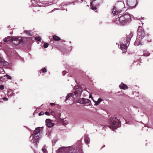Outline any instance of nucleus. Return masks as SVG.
Segmentation results:
<instances>
[{
  "label": "nucleus",
  "instance_id": "f257e3e1",
  "mask_svg": "<svg viewBox=\"0 0 153 153\" xmlns=\"http://www.w3.org/2000/svg\"><path fill=\"white\" fill-rule=\"evenodd\" d=\"M137 35L134 45L137 46L140 45H142L145 42H151V39L149 36V35H146L144 32L143 28L141 26H139L138 28Z\"/></svg>",
  "mask_w": 153,
  "mask_h": 153
},
{
  "label": "nucleus",
  "instance_id": "f03ea898",
  "mask_svg": "<svg viewBox=\"0 0 153 153\" xmlns=\"http://www.w3.org/2000/svg\"><path fill=\"white\" fill-rule=\"evenodd\" d=\"M56 153H83L80 145H75L70 147H62L56 152Z\"/></svg>",
  "mask_w": 153,
  "mask_h": 153
},
{
  "label": "nucleus",
  "instance_id": "7ed1b4c3",
  "mask_svg": "<svg viewBox=\"0 0 153 153\" xmlns=\"http://www.w3.org/2000/svg\"><path fill=\"white\" fill-rule=\"evenodd\" d=\"M133 17L132 15L126 13L119 17L114 19V22L117 24L124 26L129 24L131 20Z\"/></svg>",
  "mask_w": 153,
  "mask_h": 153
},
{
  "label": "nucleus",
  "instance_id": "20e7f679",
  "mask_svg": "<svg viewBox=\"0 0 153 153\" xmlns=\"http://www.w3.org/2000/svg\"><path fill=\"white\" fill-rule=\"evenodd\" d=\"M121 122L115 117H111L110 118L109 122V128L111 129H117L120 127Z\"/></svg>",
  "mask_w": 153,
  "mask_h": 153
},
{
  "label": "nucleus",
  "instance_id": "39448f33",
  "mask_svg": "<svg viewBox=\"0 0 153 153\" xmlns=\"http://www.w3.org/2000/svg\"><path fill=\"white\" fill-rule=\"evenodd\" d=\"M133 36V33H131L127 36V38L126 44L125 45L123 43L120 44V48L122 51H123V52H122V53H125L127 52V49L129 45L131 39Z\"/></svg>",
  "mask_w": 153,
  "mask_h": 153
},
{
  "label": "nucleus",
  "instance_id": "423d86ee",
  "mask_svg": "<svg viewBox=\"0 0 153 153\" xmlns=\"http://www.w3.org/2000/svg\"><path fill=\"white\" fill-rule=\"evenodd\" d=\"M82 91L81 89H77L74 93L68 94L66 96L65 101H66L70 97H72L73 98L75 99L81 95Z\"/></svg>",
  "mask_w": 153,
  "mask_h": 153
},
{
  "label": "nucleus",
  "instance_id": "0eeeda50",
  "mask_svg": "<svg viewBox=\"0 0 153 153\" xmlns=\"http://www.w3.org/2000/svg\"><path fill=\"white\" fill-rule=\"evenodd\" d=\"M24 37L13 36L11 38V42L15 45H17L22 42L25 39Z\"/></svg>",
  "mask_w": 153,
  "mask_h": 153
},
{
  "label": "nucleus",
  "instance_id": "6e6552de",
  "mask_svg": "<svg viewBox=\"0 0 153 153\" xmlns=\"http://www.w3.org/2000/svg\"><path fill=\"white\" fill-rule=\"evenodd\" d=\"M24 37L13 36L11 38V42L15 45H17L22 42L25 39Z\"/></svg>",
  "mask_w": 153,
  "mask_h": 153
},
{
  "label": "nucleus",
  "instance_id": "1a4fd4ad",
  "mask_svg": "<svg viewBox=\"0 0 153 153\" xmlns=\"http://www.w3.org/2000/svg\"><path fill=\"white\" fill-rule=\"evenodd\" d=\"M10 64L4 61L3 59L2 55L0 54V68L3 67L4 68H8L10 67Z\"/></svg>",
  "mask_w": 153,
  "mask_h": 153
},
{
  "label": "nucleus",
  "instance_id": "9d476101",
  "mask_svg": "<svg viewBox=\"0 0 153 153\" xmlns=\"http://www.w3.org/2000/svg\"><path fill=\"white\" fill-rule=\"evenodd\" d=\"M137 3V0H127V4L130 8L135 7Z\"/></svg>",
  "mask_w": 153,
  "mask_h": 153
},
{
  "label": "nucleus",
  "instance_id": "9b49d317",
  "mask_svg": "<svg viewBox=\"0 0 153 153\" xmlns=\"http://www.w3.org/2000/svg\"><path fill=\"white\" fill-rule=\"evenodd\" d=\"M32 136L33 138L30 141L34 144L35 146H36L37 144L39 143V140L40 137L38 135Z\"/></svg>",
  "mask_w": 153,
  "mask_h": 153
},
{
  "label": "nucleus",
  "instance_id": "f8f14e48",
  "mask_svg": "<svg viewBox=\"0 0 153 153\" xmlns=\"http://www.w3.org/2000/svg\"><path fill=\"white\" fill-rule=\"evenodd\" d=\"M78 102L81 104H90L91 101L88 99L80 98L78 101Z\"/></svg>",
  "mask_w": 153,
  "mask_h": 153
},
{
  "label": "nucleus",
  "instance_id": "ddd939ff",
  "mask_svg": "<svg viewBox=\"0 0 153 153\" xmlns=\"http://www.w3.org/2000/svg\"><path fill=\"white\" fill-rule=\"evenodd\" d=\"M53 121L50 119H47L46 120V125L48 127H51L54 126V123L52 122Z\"/></svg>",
  "mask_w": 153,
  "mask_h": 153
},
{
  "label": "nucleus",
  "instance_id": "4468645a",
  "mask_svg": "<svg viewBox=\"0 0 153 153\" xmlns=\"http://www.w3.org/2000/svg\"><path fill=\"white\" fill-rule=\"evenodd\" d=\"M121 12V10L116 7H114L112 11V13L114 16L117 15L120 13Z\"/></svg>",
  "mask_w": 153,
  "mask_h": 153
},
{
  "label": "nucleus",
  "instance_id": "2eb2a0df",
  "mask_svg": "<svg viewBox=\"0 0 153 153\" xmlns=\"http://www.w3.org/2000/svg\"><path fill=\"white\" fill-rule=\"evenodd\" d=\"M41 131V129L40 127L37 128H36L35 130L34 131L33 134H31L30 138L31 137V136H36L38 135Z\"/></svg>",
  "mask_w": 153,
  "mask_h": 153
},
{
  "label": "nucleus",
  "instance_id": "dca6fc26",
  "mask_svg": "<svg viewBox=\"0 0 153 153\" xmlns=\"http://www.w3.org/2000/svg\"><path fill=\"white\" fill-rule=\"evenodd\" d=\"M37 3V6L41 7H46L48 6V4L44 3H42L40 2L39 1H37L36 2Z\"/></svg>",
  "mask_w": 153,
  "mask_h": 153
},
{
  "label": "nucleus",
  "instance_id": "f3484780",
  "mask_svg": "<svg viewBox=\"0 0 153 153\" xmlns=\"http://www.w3.org/2000/svg\"><path fill=\"white\" fill-rule=\"evenodd\" d=\"M119 87L120 89H122L125 90L128 88L127 86L126 85L122 82L119 85Z\"/></svg>",
  "mask_w": 153,
  "mask_h": 153
},
{
  "label": "nucleus",
  "instance_id": "a211bd4d",
  "mask_svg": "<svg viewBox=\"0 0 153 153\" xmlns=\"http://www.w3.org/2000/svg\"><path fill=\"white\" fill-rule=\"evenodd\" d=\"M84 140L86 144H89L90 142V140L87 135H85V136Z\"/></svg>",
  "mask_w": 153,
  "mask_h": 153
},
{
  "label": "nucleus",
  "instance_id": "6ab92c4d",
  "mask_svg": "<svg viewBox=\"0 0 153 153\" xmlns=\"http://www.w3.org/2000/svg\"><path fill=\"white\" fill-rule=\"evenodd\" d=\"M102 100V98H99L97 101H94V102H95L94 105H98Z\"/></svg>",
  "mask_w": 153,
  "mask_h": 153
},
{
  "label": "nucleus",
  "instance_id": "aec40b11",
  "mask_svg": "<svg viewBox=\"0 0 153 153\" xmlns=\"http://www.w3.org/2000/svg\"><path fill=\"white\" fill-rule=\"evenodd\" d=\"M11 38L10 36L5 37L3 39V41L4 42H6L7 41H10L11 42Z\"/></svg>",
  "mask_w": 153,
  "mask_h": 153
},
{
  "label": "nucleus",
  "instance_id": "412c9836",
  "mask_svg": "<svg viewBox=\"0 0 153 153\" xmlns=\"http://www.w3.org/2000/svg\"><path fill=\"white\" fill-rule=\"evenodd\" d=\"M39 1L36 0H32V3L33 4V7H36L37 5V3L36 2L37 1Z\"/></svg>",
  "mask_w": 153,
  "mask_h": 153
},
{
  "label": "nucleus",
  "instance_id": "4be33fe9",
  "mask_svg": "<svg viewBox=\"0 0 153 153\" xmlns=\"http://www.w3.org/2000/svg\"><path fill=\"white\" fill-rule=\"evenodd\" d=\"M150 55V53L147 51H143V54L141 56H148Z\"/></svg>",
  "mask_w": 153,
  "mask_h": 153
},
{
  "label": "nucleus",
  "instance_id": "5701e85b",
  "mask_svg": "<svg viewBox=\"0 0 153 153\" xmlns=\"http://www.w3.org/2000/svg\"><path fill=\"white\" fill-rule=\"evenodd\" d=\"M53 39L56 41H59L60 40V37L56 35H54L53 36Z\"/></svg>",
  "mask_w": 153,
  "mask_h": 153
},
{
  "label": "nucleus",
  "instance_id": "b1692460",
  "mask_svg": "<svg viewBox=\"0 0 153 153\" xmlns=\"http://www.w3.org/2000/svg\"><path fill=\"white\" fill-rule=\"evenodd\" d=\"M90 7L91 9L93 10H96L97 9L96 7L95 6H94L93 5V4L92 2H91Z\"/></svg>",
  "mask_w": 153,
  "mask_h": 153
},
{
  "label": "nucleus",
  "instance_id": "393cba45",
  "mask_svg": "<svg viewBox=\"0 0 153 153\" xmlns=\"http://www.w3.org/2000/svg\"><path fill=\"white\" fill-rule=\"evenodd\" d=\"M24 33L26 34L28 36H31V34L30 33V30H25L24 31Z\"/></svg>",
  "mask_w": 153,
  "mask_h": 153
},
{
  "label": "nucleus",
  "instance_id": "a878e982",
  "mask_svg": "<svg viewBox=\"0 0 153 153\" xmlns=\"http://www.w3.org/2000/svg\"><path fill=\"white\" fill-rule=\"evenodd\" d=\"M13 93L11 91H8L7 93V95L9 97H12L13 95Z\"/></svg>",
  "mask_w": 153,
  "mask_h": 153
},
{
  "label": "nucleus",
  "instance_id": "bb28decb",
  "mask_svg": "<svg viewBox=\"0 0 153 153\" xmlns=\"http://www.w3.org/2000/svg\"><path fill=\"white\" fill-rule=\"evenodd\" d=\"M42 150L44 153H48V151L45 148L44 146L42 149Z\"/></svg>",
  "mask_w": 153,
  "mask_h": 153
},
{
  "label": "nucleus",
  "instance_id": "cd10ccee",
  "mask_svg": "<svg viewBox=\"0 0 153 153\" xmlns=\"http://www.w3.org/2000/svg\"><path fill=\"white\" fill-rule=\"evenodd\" d=\"M35 39L38 41H40L41 38L40 36H38L35 38Z\"/></svg>",
  "mask_w": 153,
  "mask_h": 153
},
{
  "label": "nucleus",
  "instance_id": "c85d7f7f",
  "mask_svg": "<svg viewBox=\"0 0 153 153\" xmlns=\"http://www.w3.org/2000/svg\"><path fill=\"white\" fill-rule=\"evenodd\" d=\"M48 44L47 43L45 42L43 46L44 48H46L48 46Z\"/></svg>",
  "mask_w": 153,
  "mask_h": 153
},
{
  "label": "nucleus",
  "instance_id": "c756f323",
  "mask_svg": "<svg viewBox=\"0 0 153 153\" xmlns=\"http://www.w3.org/2000/svg\"><path fill=\"white\" fill-rule=\"evenodd\" d=\"M5 76H6L7 77V78L8 79H12V77H11V76H9L7 74L6 75L4 76V77H5Z\"/></svg>",
  "mask_w": 153,
  "mask_h": 153
},
{
  "label": "nucleus",
  "instance_id": "7c9ffc66",
  "mask_svg": "<svg viewBox=\"0 0 153 153\" xmlns=\"http://www.w3.org/2000/svg\"><path fill=\"white\" fill-rule=\"evenodd\" d=\"M40 71H42V72H45L47 71V70L46 68H44L41 69Z\"/></svg>",
  "mask_w": 153,
  "mask_h": 153
},
{
  "label": "nucleus",
  "instance_id": "2f4dec72",
  "mask_svg": "<svg viewBox=\"0 0 153 153\" xmlns=\"http://www.w3.org/2000/svg\"><path fill=\"white\" fill-rule=\"evenodd\" d=\"M4 88V86L3 85H0V89L3 90Z\"/></svg>",
  "mask_w": 153,
  "mask_h": 153
},
{
  "label": "nucleus",
  "instance_id": "473e14b6",
  "mask_svg": "<svg viewBox=\"0 0 153 153\" xmlns=\"http://www.w3.org/2000/svg\"><path fill=\"white\" fill-rule=\"evenodd\" d=\"M50 113L51 114V115H53L55 114V113L54 111H53L52 110H51L50 109Z\"/></svg>",
  "mask_w": 153,
  "mask_h": 153
},
{
  "label": "nucleus",
  "instance_id": "72a5a7b5",
  "mask_svg": "<svg viewBox=\"0 0 153 153\" xmlns=\"http://www.w3.org/2000/svg\"><path fill=\"white\" fill-rule=\"evenodd\" d=\"M44 114V113L43 111H41L40 112L39 114V115L40 116L41 115H43Z\"/></svg>",
  "mask_w": 153,
  "mask_h": 153
},
{
  "label": "nucleus",
  "instance_id": "f704fd0d",
  "mask_svg": "<svg viewBox=\"0 0 153 153\" xmlns=\"http://www.w3.org/2000/svg\"><path fill=\"white\" fill-rule=\"evenodd\" d=\"M45 114H46V115H50V113L49 112H47V111H46L45 113Z\"/></svg>",
  "mask_w": 153,
  "mask_h": 153
},
{
  "label": "nucleus",
  "instance_id": "c9c22d12",
  "mask_svg": "<svg viewBox=\"0 0 153 153\" xmlns=\"http://www.w3.org/2000/svg\"><path fill=\"white\" fill-rule=\"evenodd\" d=\"M67 73L65 71H63L62 72V74L63 75H65Z\"/></svg>",
  "mask_w": 153,
  "mask_h": 153
},
{
  "label": "nucleus",
  "instance_id": "e433bc0d",
  "mask_svg": "<svg viewBox=\"0 0 153 153\" xmlns=\"http://www.w3.org/2000/svg\"><path fill=\"white\" fill-rule=\"evenodd\" d=\"M50 104L51 106H53L55 105V104L53 103H51Z\"/></svg>",
  "mask_w": 153,
  "mask_h": 153
},
{
  "label": "nucleus",
  "instance_id": "4c0bfd02",
  "mask_svg": "<svg viewBox=\"0 0 153 153\" xmlns=\"http://www.w3.org/2000/svg\"><path fill=\"white\" fill-rule=\"evenodd\" d=\"M60 51L63 53L64 54H65V53L64 52L63 50L62 49H60Z\"/></svg>",
  "mask_w": 153,
  "mask_h": 153
},
{
  "label": "nucleus",
  "instance_id": "58836bf2",
  "mask_svg": "<svg viewBox=\"0 0 153 153\" xmlns=\"http://www.w3.org/2000/svg\"><path fill=\"white\" fill-rule=\"evenodd\" d=\"M62 9L63 10H65V9L66 10V11H67V9L66 8H62Z\"/></svg>",
  "mask_w": 153,
  "mask_h": 153
},
{
  "label": "nucleus",
  "instance_id": "ea45409f",
  "mask_svg": "<svg viewBox=\"0 0 153 153\" xmlns=\"http://www.w3.org/2000/svg\"><path fill=\"white\" fill-rule=\"evenodd\" d=\"M33 9L34 11H36V10H35V7H34V8H33ZM37 11H38V10H37Z\"/></svg>",
  "mask_w": 153,
  "mask_h": 153
},
{
  "label": "nucleus",
  "instance_id": "a19ab883",
  "mask_svg": "<svg viewBox=\"0 0 153 153\" xmlns=\"http://www.w3.org/2000/svg\"><path fill=\"white\" fill-rule=\"evenodd\" d=\"M96 0H91V2H92V3L94 2V1H96Z\"/></svg>",
  "mask_w": 153,
  "mask_h": 153
},
{
  "label": "nucleus",
  "instance_id": "79ce46f5",
  "mask_svg": "<svg viewBox=\"0 0 153 153\" xmlns=\"http://www.w3.org/2000/svg\"><path fill=\"white\" fill-rule=\"evenodd\" d=\"M134 19H135V20H137V19H137V18H134Z\"/></svg>",
  "mask_w": 153,
  "mask_h": 153
},
{
  "label": "nucleus",
  "instance_id": "37998d69",
  "mask_svg": "<svg viewBox=\"0 0 153 153\" xmlns=\"http://www.w3.org/2000/svg\"><path fill=\"white\" fill-rule=\"evenodd\" d=\"M2 78V77H0V81H1V79Z\"/></svg>",
  "mask_w": 153,
  "mask_h": 153
},
{
  "label": "nucleus",
  "instance_id": "c03bdc74",
  "mask_svg": "<svg viewBox=\"0 0 153 153\" xmlns=\"http://www.w3.org/2000/svg\"><path fill=\"white\" fill-rule=\"evenodd\" d=\"M1 43L0 42V46H1Z\"/></svg>",
  "mask_w": 153,
  "mask_h": 153
},
{
  "label": "nucleus",
  "instance_id": "a18cd8bd",
  "mask_svg": "<svg viewBox=\"0 0 153 153\" xmlns=\"http://www.w3.org/2000/svg\"><path fill=\"white\" fill-rule=\"evenodd\" d=\"M90 97H91V96H90V97H89V98H90Z\"/></svg>",
  "mask_w": 153,
  "mask_h": 153
},
{
  "label": "nucleus",
  "instance_id": "49530a36",
  "mask_svg": "<svg viewBox=\"0 0 153 153\" xmlns=\"http://www.w3.org/2000/svg\"><path fill=\"white\" fill-rule=\"evenodd\" d=\"M52 143H53V141H52Z\"/></svg>",
  "mask_w": 153,
  "mask_h": 153
}]
</instances>
